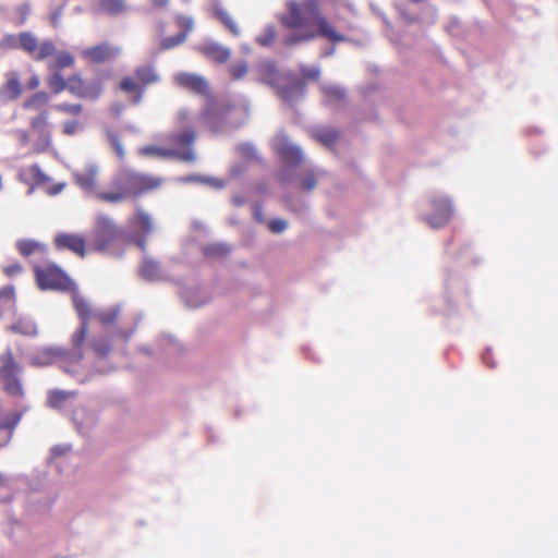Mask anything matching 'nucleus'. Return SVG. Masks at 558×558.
<instances>
[{
	"label": "nucleus",
	"mask_w": 558,
	"mask_h": 558,
	"mask_svg": "<svg viewBox=\"0 0 558 558\" xmlns=\"http://www.w3.org/2000/svg\"><path fill=\"white\" fill-rule=\"evenodd\" d=\"M282 26L291 31H301L299 34L286 38L289 46L324 37L331 43H342L347 37L336 31L331 23L322 14L318 0H288L286 12L280 15Z\"/></svg>",
	"instance_id": "nucleus-1"
},
{
	"label": "nucleus",
	"mask_w": 558,
	"mask_h": 558,
	"mask_svg": "<svg viewBox=\"0 0 558 558\" xmlns=\"http://www.w3.org/2000/svg\"><path fill=\"white\" fill-rule=\"evenodd\" d=\"M122 235V230L108 215L98 214L92 231L90 247L97 252H105L116 245Z\"/></svg>",
	"instance_id": "nucleus-2"
},
{
	"label": "nucleus",
	"mask_w": 558,
	"mask_h": 558,
	"mask_svg": "<svg viewBox=\"0 0 558 558\" xmlns=\"http://www.w3.org/2000/svg\"><path fill=\"white\" fill-rule=\"evenodd\" d=\"M35 280L40 290L69 291L73 282L54 263L34 266Z\"/></svg>",
	"instance_id": "nucleus-3"
},
{
	"label": "nucleus",
	"mask_w": 558,
	"mask_h": 558,
	"mask_svg": "<svg viewBox=\"0 0 558 558\" xmlns=\"http://www.w3.org/2000/svg\"><path fill=\"white\" fill-rule=\"evenodd\" d=\"M158 75L150 65L138 66L134 70L132 75L124 76L119 87L122 92L133 95V104H138L142 100L143 94L149 84L158 81Z\"/></svg>",
	"instance_id": "nucleus-4"
},
{
	"label": "nucleus",
	"mask_w": 558,
	"mask_h": 558,
	"mask_svg": "<svg viewBox=\"0 0 558 558\" xmlns=\"http://www.w3.org/2000/svg\"><path fill=\"white\" fill-rule=\"evenodd\" d=\"M29 129L35 134L32 143V153L43 154L52 146V134L50 131L49 112L41 110L29 121Z\"/></svg>",
	"instance_id": "nucleus-5"
},
{
	"label": "nucleus",
	"mask_w": 558,
	"mask_h": 558,
	"mask_svg": "<svg viewBox=\"0 0 558 558\" xmlns=\"http://www.w3.org/2000/svg\"><path fill=\"white\" fill-rule=\"evenodd\" d=\"M19 48L25 51L35 61H43L54 54L56 46L51 40L39 41L29 32H22L17 35Z\"/></svg>",
	"instance_id": "nucleus-6"
},
{
	"label": "nucleus",
	"mask_w": 558,
	"mask_h": 558,
	"mask_svg": "<svg viewBox=\"0 0 558 558\" xmlns=\"http://www.w3.org/2000/svg\"><path fill=\"white\" fill-rule=\"evenodd\" d=\"M68 92L81 99H97L102 93V84L98 80L86 81L81 74L75 73L69 76Z\"/></svg>",
	"instance_id": "nucleus-7"
},
{
	"label": "nucleus",
	"mask_w": 558,
	"mask_h": 558,
	"mask_svg": "<svg viewBox=\"0 0 558 558\" xmlns=\"http://www.w3.org/2000/svg\"><path fill=\"white\" fill-rule=\"evenodd\" d=\"M126 181L128 173H121L112 181V190L97 192L96 198L109 204H118L126 201L128 198L132 197L131 190Z\"/></svg>",
	"instance_id": "nucleus-8"
},
{
	"label": "nucleus",
	"mask_w": 558,
	"mask_h": 558,
	"mask_svg": "<svg viewBox=\"0 0 558 558\" xmlns=\"http://www.w3.org/2000/svg\"><path fill=\"white\" fill-rule=\"evenodd\" d=\"M53 245L59 251H70L78 257L87 253L86 239L82 234L61 232L53 238Z\"/></svg>",
	"instance_id": "nucleus-9"
},
{
	"label": "nucleus",
	"mask_w": 558,
	"mask_h": 558,
	"mask_svg": "<svg viewBox=\"0 0 558 558\" xmlns=\"http://www.w3.org/2000/svg\"><path fill=\"white\" fill-rule=\"evenodd\" d=\"M119 53V47H114L111 44L105 41L83 49L81 56L89 63L101 64L116 59Z\"/></svg>",
	"instance_id": "nucleus-10"
},
{
	"label": "nucleus",
	"mask_w": 558,
	"mask_h": 558,
	"mask_svg": "<svg viewBox=\"0 0 558 558\" xmlns=\"http://www.w3.org/2000/svg\"><path fill=\"white\" fill-rule=\"evenodd\" d=\"M138 154L144 157H158V158H175L181 161L193 162L195 160V153L191 150H180L178 148H166L156 145H146L138 149Z\"/></svg>",
	"instance_id": "nucleus-11"
},
{
	"label": "nucleus",
	"mask_w": 558,
	"mask_h": 558,
	"mask_svg": "<svg viewBox=\"0 0 558 558\" xmlns=\"http://www.w3.org/2000/svg\"><path fill=\"white\" fill-rule=\"evenodd\" d=\"M129 187L131 190L132 197H137L144 193L157 190L161 185V179L136 172H126Z\"/></svg>",
	"instance_id": "nucleus-12"
},
{
	"label": "nucleus",
	"mask_w": 558,
	"mask_h": 558,
	"mask_svg": "<svg viewBox=\"0 0 558 558\" xmlns=\"http://www.w3.org/2000/svg\"><path fill=\"white\" fill-rule=\"evenodd\" d=\"M274 147L276 153L287 163L296 166L303 161V154L301 149L298 146L292 145L283 134H280L275 138Z\"/></svg>",
	"instance_id": "nucleus-13"
},
{
	"label": "nucleus",
	"mask_w": 558,
	"mask_h": 558,
	"mask_svg": "<svg viewBox=\"0 0 558 558\" xmlns=\"http://www.w3.org/2000/svg\"><path fill=\"white\" fill-rule=\"evenodd\" d=\"M174 82L178 86L197 95L205 96L209 92V85L207 81L203 76L194 73H178L174 76Z\"/></svg>",
	"instance_id": "nucleus-14"
},
{
	"label": "nucleus",
	"mask_w": 558,
	"mask_h": 558,
	"mask_svg": "<svg viewBox=\"0 0 558 558\" xmlns=\"http://www.w3.org/2000/svg\"><path fill=\"white\" fill-rule=\"evenodd\" d=\"M434 214L426 218V222L432 228H440L445 226L452 216V206L446 198L433 201Z\"/></svg>",
	"instance_id": "nucleus-15"
},
{
	"label": "nucleus",
	"mask_w": 558,
	"mask_h": 558,
	"mask_svg": "<svg viewBox=\"0 0 558 558\" xmlns=\"http://www.w3.org/2000/svg\"><path fill=\"white\" fill-rule=\"evenodd\" d=\"M23 93V86L17 72L12 71L5 74V82L0 87V99L12 101L17 99Z\"/></svg>",
	"instance_id": "nucleus-16"
},
{
	"label": "nucleus",
	"mask_w": 558,
	"mask_h": 558,
	"mask_svg": "<svg viewBox=\"0 0 558 558\" xmlns=\"http://www.w3.org/2000/svg\"><path fill=\"white\" fill-rule=\"evenodd\" d=\"M74 182L85 192H94L98 184V168L95 165H88L81 171L73 174Z\"/></svg>",
	"instance_id": "nucleus-17"
},
{
	"label": "nucleus",
	"mask_w": 558,
	"mask_h": 558,
	"mask_svg": "<svg viewBox=\"0 0 558 558\" xmlns=\"http://www.w3.org/2000/svg\"><path fill=\"white\" fill-rule=\"evenodd\" d=\"M196 138V133L193 129H185L181 132L174 133L170 135L169 142L171 143V148H178L180 150H193V143Z\"/></svg>",
	"instance_id": "nucleus-18"
},
{
	"label": "nucleus",
	"mask_w": 558,
	"mask_h": 558,
	"mask_svg": "<svg viewBox=\"0 0 558 558\" xmlns=\"http://www.w3.org/2000/svg\"><path fill=\"white\" fill-rule=\"evenodd\" d=\"M125 9L124 0H97L95 11L98 14L116 16L123 13Z\"/></svg>",
	"instance_id": "nucleus-19"
},
{
	"label": "nucleus",
	"mask_w": 558,
	"mask_h": 558,
	"mask_svg": "<svg viewBox=\"0 0 558 558\" xmlns=\"http://www.w3.org/2000/svg\"><path fill=\"white\" fill-rule=\"evenodd\" d=\"M8 331L19 333L25 337H35L38 333L36 324L25 317L17 318L14 323L8 326Z\"/></svg>",
	"instance_id": "nucleus-20"
},
{
	"label": "nucleus",
	"mask_w": 558,
	"mask_h": 558,
	"mask_svg": "<svg viewBox=\"0 0 558 558\" xmlns=\"http://www.w3.org/2000/svg\"><path fill=\"white\" fill-rule=\"evenodd\" d=\"M213 15L217 19L233 36L238 37L241 29L232 19V16L221 7L215 5L213 8Z\"/></svg>",
	"instance_id": "nucleus-21"
},
{
	"label": "nucleus",
	"mask_w": 558,
	"mask_h": 558,
	"mask_svg": "<svg viewBox=\"0 0 558 558\" xmlns=\"http://www.w3.org/2000/svg\"><path fill=\"white\" fill-rule=\"evenodd\" d=\"M121 308L120 306H111L107 308H100L94 312V317L104 327L113 326L119 317H120Z\"/></svg>",
	"instance_id": "nucleus-22"
},
{
	"label": "nucleus",
	"mask_w": 558,
	"mask_h": 558,
	"mask_svg": "<svg viewBox=\"0 0 558 558\" xmlns=\"http://www.w3.org/2000/svg\"><path fill=\"white\" fill-rule=\"evenodd\" d=\"M53 56V60L48 63V69L50 72H61L64 69L73 68L75 64V59L70 52H54Z\"/></svg>",
	"instance_id": "nucleus-23"
},
{
	"label": "nucleus",
	"mask_w": 558,
	"mask_h": 558,
	"mask_svg": "<svg viewBox=\"0 0 558 558\" xmlns=\"http://www.w3.org/2000/svg\"><path fill=\"white\" fill-rule=\"evenodd\" d=\"M2 366L0 368V375L3 379H9L15 377L21 371L20 365L16 363L13 353L8 351L2 356Z\"/></svg>",
	"instance_id": "nucleus-24"
},
{
	"label": "nucleus",
	"mask_w": 558,
	"mask_h": 558,
	"mask_svg": "<svg viewBox=\"0 0 558 558\" xmlns=\"http://www.w3.org/2000/svg\"><path fill=\"white\" fill-rule=\"evenodd\" d=\"M203 53L215 62L223 63L230 58V50L217 44L206 45L202 48Z\"/></svg>",
	"instance_id": "nucleus-25"
},
{
	"label": "nucleus",
	"mask_w": 558,
	"mask_h": 558,
	"mask_svg": "<svg viewBox=\"0 0 558 558\" xmlns=\"http://www.w3.org/2000/svg\"><path fill=\"white\" fill-rule=\"evenodd\" d=\"M312 136L316 142L331 147L338 141L339 132L330 128H319L313 131Z\"/></svg>",
	"instance_id": "nucleus-26"
},
{
	"label": "nucleus",
	"mask_w": 558,
	"mask_h": 558,
	"mask_svg": "<svg viewBox=\"0 0 558 558\" xmlns=\"http://www.w3.org/2000/svg\"><path fill=\"white\" fill-rule=\"evenodd\" d=\"M305 90V84L303 81H294L286 87L279 89V96L287 102L294 100L296 96H302Z\"/></svg>",
	"instance_id": "nucleus-27"
},
{
	"label": "nucleus",
	"mask_w": 558,
	"mask_h": 558,
	"mask_svg": "<svg viewBox=\"0 0 558 558\" xmlns=\"http://www.w3.org/2000/svg\"><path fill=\"white\" fill-rule=\"evenodd\" d=\"M73 397H75L74 391H63L54 389L48 392L47 403L50 408L60 409L68 399Z\"/></svg>",
	"instance_id": "nucleus-28"
},
{
	"label": "nucleus",
	"mask_w": 558,
	"mask_h": 558,
	"mask_svg": "<svg viewBox=\"0 0 558 558\" xmlns=\"http://www.w3.org/2000/svg\"><path fill=\"white\" fill-rule=\"evenodd\" d=\"M50 97L48 93L40 90L27 97L23 102L24 109H39L48 105Z\"/></svg>",
	"instance_id": "nucleus-29"
},
{
	"label": "nucleus",
	"mask_w": 558,
	"mask_h": 558,
	"mask_svg": "<svg viewBox=\"0 0 558 558\" xmlns=\"http://www.w3.org/2000/svg\"><path fill=\"white\" fill-rule=\"evenodd\" d=\"M47 84L50 90L58 95L63 90L69 89V77L64 78L60 72H51V74L47 78Z\"/></svg>",
	"instance_id": "nucleus-30"
},
{
	"label": "nucleus",
	"mask_w": 558,
	"mask_h": 558,
	"mask_svg": "<svg viewBox=\"0 0 558 558\" xmlns=\"http://www.w3.org/2000/svg\"><path fill=\"white\" fill-rule=\"evenodd\" d=\"M74 308L81 319V324L88 323L92 316H94V312L90 310V306L87 301L75 295L73 298Z\"/></svg>",
	"instance_id": "nucleus-31"
},
{
	"label": "nucleus",
	"mask_w": 558,
	"mask_h": 558,
	"mask_svg": "<svg viewBox=\"0 0 558 558\" xmlns=\"http://www.w3.org/2000/svg\"><path fill=\"white\" fill-rule=\"evenodd\" d=\"M203 253L208 258H225L230 253V247L223 243H213L204 246Z\"/></svg>",
	"instance_id": "nucleus-32"
},
{
	"label": "nucleus",
	"mask_w": 558,
	"mask_h": 558,
	"mask_svg": "<svg viewBox=\"0 0 558 558\" xmlns=\"http://www.w3.org/2000/svg\"><path fill=\"white\" fill-rule=\"evenodd\" d=\"M141 276L147 280H155L160 275L159 264L153 259H145L141 266Z\"/></svg>",
	"instance_id": "nucleus-33"
},
{
	"label": "nucleus",
	"mask_w": 558,
	"mask_h": 558,
	"mask_svg": "<svg viewBox=\"0 0 558 558\" xmlns=\"http://www.w3.org/2000/svg\"><path fill=\"white\" fill-rule=\"evenodd\" d=\"M92 350L98 357H106L112 349L108 338L95 339L89 343Z\"/></svg>",
	"instance_id": "nucleus-34"
},
{
	"label": "nucleus",
	"mask_w": 558,
	"mask_h": 558,
	"mask_svg": "<svg viewBox=\"0 0 558 558\" xmlns=\"http://www.w3.org/2000/svg\"><path fill=\"white\" fill-rule=\"evenodd\" d=\"M17 250L21 255L27 257L36 252H44L45 248L38 242L32 240H21L17 242Z\"/></svg>",
	"instance_id": "nucleus-35"
},
{
	"label": "nucleus",
	"mask_w": 558,
	"mask_h": 558,
	"mask_svg": "<svg viewBox=\"0 0 558 558\" xmlns=\"http://www.w3.org/2000/svg\"><path fill=\"white\" fill-rule=\"evenodd\" d=\"M54 110L59 113L77 117L83 112V106L81 104L60 102L53 106Z\"/></svg>",
	"instance_id": "nucleus-36"
},
{
	"label": "nucleus",
	"mask_w": 558,
	"mask_h": 558,
	"mask_svg": "<svg viewBox=\"0 0 558 558\" xmlns=\"http://www.w3.org/2000/svg\"><path fill=\"white\" fill-rule=\"evenodd\" d=\"M134 222L146 234L153 230L150 216L142 209L136 210Z\"/></svg>",
	"instance_id": "nucleus-37"
},
{
	"label": "nucleus",
	"mask_w": 558,
	"mask_h": 558,
	"mask_svg": "<svg viewBox=\"0 0 558 558\" xmlns=\"http://www.w3.org/2000/svg\"><path fill=\"white\" fill-rule=\"evenodd\" d=\"M88 332H89V324L88 323L81 324V326L72 335L71 341H72L73 347L76 349H81L82 345L86 341Z\"/></svg>",
	"instance_id": "nucleus-38"
},
{
	"label": "nucleus",
	"mask_w": 558,
	"mask_h": 558,
	"mask_svg": "<svg viewBox=\"0 0 558 558\" xmlns=\"http://www.w3.org/2000/svg\"><path fill=\"white\" fill-rule=\"evenodd\" d=\"M29 174L34 183L38 186L46 185L50 182V178L41 170L38 165L29 167Z\"/></svg>",
	"instance_id": "nucleus-39"
},
{
	"label": "nucleus",
	"mask_w": 558,
	"mask_h": 558,
	"mask_svg": "<svg viewBox=\"0 0 558 558\" xmlns=\"http://www.w3.org/2000/svg\"><path fill=\"white\" fill-rule=\"evenodd\" d=\"M82 130V123L77 119L65 121L61 125V132L63 135L72 136Z\"/></svg>",
	"instance_id": "nucleus-40"
},
{
	"label": "nucleus",
	"mask_w": 558,
	"mask_h": 558,
	"mask_svg": "<svg viewBox=\"0 0 558 558\" xmlns=\"http://www.w3.org/2000/svg\"><path fill=\"white\" fill-rule=\"evenodd\" d=\"M276 38V31L272 26L265 28L263 34L256 38V43L263 47L269 46Z\"/></svg>",
	"instance_id": "nucleus-41"
},
{
	"label": "nucleus",
	"mask_w": 558,
	"mask_h": 558,
	"mask_svg": "<svg viewBox=\"0 0 558 558\" xmlns=\"http://www.w3.org/2000/svg\"><path fill=\"white\" fill-rule=\"evenodd\" d=\"M184 41H185V35L177 34L175 36L163 38L160 43V46H161V49L168 50V49L179 46L180 44H182Z\"/></svg>",
	"instance_id": "nucleus-42"
},
{
	"label": "nucleus",
	"mask_w": 558,
	"mask_h": 558,
	"mask_svg": "<svg viewBox=\"0 0 558 558\" xmlns=\"http://www.w3.org/2000/svg\"><path fill=\"white\" fill-rule=\"evenodd\" d=\"M175 23H177L178 27L181 29V32L179 34H184L185 37L192 31L193 24H194L193 20L190 16H185L182 14H180L175 17Z\"/></svg>",
	"instance_id": "nucleus-43"
},
{
	"label": "nucleus",
	"mask_w": 558,
	"mask_h": 558,
	"mask_svg": "<svg viewBox=\"0 0 558 558\" xmlns=\"http://www.w3.org/2000/svg\"><path fill=\"white\" fill-rule=\"evenodd\" d=\"M316 183L317 177L313 171L305 172L300 181L301 187L304 191H312L316 186Z\"/></svg>",
	"instance_id": "nucleus-44"
},
{
	"label": "nucleus",
	"mask_w": 558,
	"mask_h": 558,
	"mask_svg": "<svg viewBox=\"0 0 558 558\" xmlns=\"http://www.w3.org/2000/svg\"><path fill=\"white\" fill-rule=\"evenodd\" d=\"M229 71L233 80H241L247 73V64L245 61L234 63L230 66Z\"/></svg>",
	"instance_id": "nucleus-45"
},
{
	"label": "nucleus",
	"mask_w": 558,
	"mask_h": 558,
	"mask_svg": "<svg viewBox=\"0 0 558 558\" xmlns=\"http://www.w3.org/2000/svg\"><path fill=\"white\" fill-rule=\"evenodd\" d=\"M300 73L304 80L316 81L319 77L320 71L318 68H308L306 65H302L300 68Z\"/></svg>",
	"instance_id": "nucleus-46"
},
{
	"label": "nucleus",
	"mask_w": 558,
	"mask_h": 558,
	"mask_svg": "<svg viewBox=\"0 0 558 558\" xmlns=\"http://www.w3.org/2000/svg\"><path fill=\"white\" fill-rule=\"evenodd\" d=\"M23 271V267L20 263H12L3 267V272L8 277H14Z\"/></svg>",
	"instance_id": "nucleus-47"
},
{
	"label": "nucleus",
	"mask_w": 558,
	"mask_h": 558,
	"mask_svg": "<svg viewBox=\"0 0 558 558\" xmlns=\"http://www.w3.org/2000/svg\"><path fill=\"white\" fill-rule=\"evenodd\" d=\"M268 228L274 233H280L286 230L287 222L282 219H272L269 221Z\"/></svg>",
	"instance_id": "nucleus-48"
},
{
	"label": "nucleus",
	"mask_w": 558,
	"mask_h": 558,
	"mask_svg": "<svg viewBox=\"0 0 558 558\" xmlns=\"http://www.w3.org/2000/svg\"><path fill=\"white\" fill-rule=\"evenodd\" d=\"M8 381L7 384V390L13 395H21L22 393V387L20 381L16 379V376L13 378L5 379Z\"/></svg>",
	"instance_id": "nucleus-49"
},
{
	"label": "nucleus",
	"mask_w": 558,
	"mask_h": 558,
	"mask_svg": "<svg viewBox=\"0 0 558 558\" xmlns=\"http://www.w3.org/2000/svg\"><path fill=\"white\" fill-rule=\"evenodd\" d=\"M1 46H2L3 48H7V49L19 48V40H17V36H16V37H14V36H7V37L2 40Z\"/></svg>",
	"instance_id": "nucleus-50"
},
{
	"label": "nucleus",
	"mask_w": 558,
	"mask_h": 558,
	"mask_svg": "<svg viewBox=\"0 0 558 558\" xmlns=\"http://www.w3.org/2000/svg\"><path fill=\"white\" fill-rule=\"evenodd\" d=\"M64 187H65V183H57V184L47 186L46 192L48 195L54 196V195L59 194L60 192H62V190Z\"/></svg>",
	"instance_id": "nucleus-51"
},
{
	"label": "nucleus",
	"mask_w": 558,
	"mask_h": 558,
	"mask_svg": "<svg viewBox=\"0 0 558 558\" xmlns=\"http://www.w3.org/2000/svg\"><path fill=\"white\" fill-rule=\"evenodd\" d=\"M31 5L28 3H23L17 8V13L22 19V22H24L29 14Z\"/></svg>",
	"instance_id": "nucleus-52"
},
{
	"label": "nucleus",
	"mask_w": 558,
	"mask_h": 558,
	"mask_svg": "<svg viewBox=\"0 0 558 558\" xmlns=\"http://www.w3.org/2000/svg\"><path fill=\"white\" fill-rule=\"evenodd\" d=\"M39 85H40V80L37 75H33L32 77H29V80L26 83V87L31 90L37 89L39 87Z\"/></svg>",
	"instance_id": "nucleus-53"
},
{
	"label": "nucleus",
	"mask_w": 558,
	"mask_h": 558,
	"mask_svg": "<svg viewBox=\"0 0 558 558\" xmlns=\"http://www.w3.org/2000/svg\"><path fill=\"white\" fill-rule=\"evenodd\" d=\"M177 119H178V123L180 125H184L185 123H187L190 121V113H189V111L187 110L179 111Z\"/></svg>",
	"instance_id": "nucleus-54"
},
{
	"label": "nucleus",
	"mask_w": 558,
	"mask_h": 558,
	"mask_svg": "<svg viewBox=\"0 0 558 558\" xmlns=\"http://www.w3.org/2000/svg\"><path fill=\"white\" fill-rule=\"evenodd\" d=\"M19 136H20V142H21L22 145L29 144V141H31L29 140V133L27 131H24V130L20 131L19 132Z\"/></svg>",
	"instance_id": "nucleus-55"
},
{
	"label": "nucleus",
	"mask_w": 558,
	"mask_h": 558,
	"mask_svg": "<svg viewBox=\"0 0 558 558\" xmlns=\"http://www.w3.org/2000/svg\"><path fill=\"white\" fill-rule=\"evenodd\" d=\"M154 8L162 9L166 8L169 0H149Z\"/></svg>",
	"instance_id": "nucleus-56"
},
{
	"label": "nucleus",
	"mask_w": 558,
	"mask_h": 558,
	"mask_svg": "<svg viewBox=\"0 0 558 558\" xmlns=\"http://www.w3.org/2000/svg\"><path fill=\"white\" fill-rule=\"evenodd\" d=\"M326 93L329 94V95H335L338 98H342L343 97V93L341 90H339V89H336V88L335 89H327Z\"/></svg>",
	"instance_id": "nucleus-57"
},
{
	"label": "nucleus",
	"mask_w": 558,
	"mask_h": 558,
	"mask_svg": "<svg viewBox=\"0 0 558 558\" xmlns=\"http://www.w3.org/2000/svg\"><path fill=\"white\" fill-rule=\"evenodd\" d=\"M134 330H128V331H120L119 336L123 338L124 340H128L132 335Z\"/></svg>",
	"instance_id": "nucleus-58"
},
{
	"label": "nucleus",
	"mask_w": 558,
	"mask_h": 558,
	"mask_svg": "<svg viewBox=\"0 0 558 558\" xmlns=\"http://www.w3.org/2000/svg\"><path fill=\"white\" fill-rule=\"evenodd\" d=\"M114 146H116L117 154L120 157H123L124 151H123L121 144L118 141H116Z\"/></svg>",
	"instance_id": "nucleus-59"
},
{
	"label": "nucleus",
	"mask_w": 558,
	"mask_h": 558,
	"mask_svg": "<svg viewBox=\"0 0 558 558\" xmlns=\"http://www.w3.org/2000/svg\"><path fill=\"white\" fill-rule=\"evenodd\" d=\"M208 116H209V113H208L207 111H205V112H203V113L199 116V119H201L202 121H204V122H205V121H207V120H208Z\"/></svg>",
	"instance_id": "nucleus-60"
},
{
	"label": "nucleus",
	"mask_w": 558,
	"mask_h": 558,
	"mask_svg": "<svg viewBox=\"0 0 558 558\" xmlns=\"http://www.w3.org/2000/svg\"><path fill=\"white\" fill-rule=\"evenodd\" d=\"M137 245H138V246H141L142 248H144V247H145V242H144V240H140V241L137 242Z\"/></svg>",
	"instance_id": "nucleus-61"
},
{
	"label": "nucleus",
	"mask_w": 558,
	"mask_h": 558,
	"mask_svg": "<svg viewBox=\"0 0 558 558\" xmlns=\"http://www.w3.org/2000/svg\"><path fill=\"white\" fill-rule=\"evenodd\" d=\"M3 482H4V478H3L2 474H0V485L3 484Z\"/></svg>",
	"instance_id": "nucleus-62"
}]
</instances>
